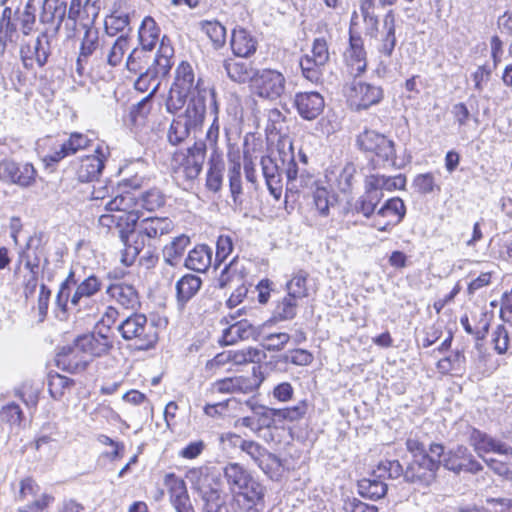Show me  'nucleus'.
Here are the masks:
<instances>
[{
	"mask_svg": "<svg viewBox=\"0 0 512 512\" xmlns=\"http://www.w3.org/2000/svg\"><path fill=\"white\" fill-rule=\"evenodd\" d=\"M211 250L206 245H200L192 249L185 260V266L197 272H205L211 265Z\"/></svg>",
	"mask_w": 512,
	"mask_h": 512,
	"instance_id": "a19ab883",
	"label": "nucleus"
},
{
	"mask_svg": "<svg viewBox=\"0 0 512 512\" xmlns=\"http://www.w3.org/2000/svg\"><path fill=\"white\" fill-rule=\"evenodd\" d=\"M66 12V5L60 0H45L43 3L44 21L58 19L59 23L63 22Z\"/></svg>",
	"mask_w": 512,
	"mask_h": 512,
	"instance_id": "680f3d73",
	"label": "nucleus"
},
{
	"mask_svg": "<svg viewBox=\"0 0 512 512\" xmlns=\"http://www.w3.org/2000/svg\"><path fill=\"white\" fill-rule=\"evenodd\" d=\"M313 202L319 214L326 217L329 215V208L335 205L336 197L325 187H317L313 192Z\"/></svg>",
	"mask_w": 512,
	"mask_h": 512,
	"instance_id": "6e6d98bb",
	"label": "nucleus"
},
{
	"mask_svg": "<svg viewBox=\"0 0 512 512\" xmlns=\"http://www.w3.org/2000/svg\"><path fill=\"white\" fill-rule=\"evenodd\" d=\"M499 458H486V464L498 475L512 479V447L497 453Z\"/></svg>",
	"mask_w": 512,
	"mask_h": 512,
	"instance_id": "de8ad7c7",
	"label": "nucleus"
},
{
	"mask_svg": "<svg viewBox=\"0 0 512 512\" xmlns=\"http://www.w3.org/2000/svg\"><path fill=\"white\" fill-rule=\"evenodd\" d=\"M230 47L235 56L249 58L255 54L258 41L248 30L238 26L232 30Z\"/></svg>",
	"mask_w": 512,
	"mask_h": 512,
	"instance_id": "bb28decb",
	"label": "nucleus"
},
{
	"mask_svg": "<svg viewBox=\"0 0 512 512\" xmlns=\"http://www.w3.org/2000/svg\"><path fill=\"white\" fill-rule=\"evenodd\" d=\"M135 206V198L131 194L126 193L117 195L114 199L110 200L105 207L107 211L120 214V220H125L127 229H134L140 218Z\"/></svg>",
	"mask_w": 512,
	"mask_h": 512,
	"instance_id": "393cba45",
	"label": "nucleus"
},
{
	"mask_svg": "<svg viewBox=\"0 0 512 512\" xmlns=\"http://www.w3.org/2000/svg\"><path fill=\"white\" fill-rule=\"evenodd\" d=\"M105 157L101 147L95 149V154L83 157L77 170L78 179L81 182L98 179L104 168Z\"/></svg>",
	"mask_w": 512,
	"mask_h": 512,
	"instance_id": "cd10ccee",
	"label": "nucleus"
},
{
	"mask_svg": "<svg viewBox=\"0 0 512 512\" xmlns=\"http://www.w3.org/2000/svg\"><path fill=\"white\" fill-rule=\"evenodd\" d=\"M202 281L199 276L186 274L176 283L177 301L182 309L192 297L196 295L201 287Z\"/></svg>",
	"mask_w": 512,
	"mask_h": 512,
	"instance_id": "e433bc0d",
	"label": "nucleus"
},
{
	"mask_svg": "<svg viewBox=\"0 0 512 512\" xmlns=\"http://www.w3.org/2000/svg\"><path fill=\"white\" fill-rule=\"evenodd\" d=\"M49 54V39L43 33L23 41L20 47L21 59L26 68H33L34 64L42 67L47 62Z\"/></svg>",
	"mask_w": 512,
	"mask_h": 512,
	"instance_id": "f3484780",
	"label": "nucleus"
},
{
	"mask_svg": "<svg viewBox=\"0 0 512 512\" xmlns=\"http://www.w3.org/2000/svg\"><path fill=\"white\" fill-rule=\"evenodd\" d=\"M255 93L265 99L276 100L286 90L284 75L274 69H262L255 73L253 78Z\"/></svg>",
	"mask_w": 512,
	"mask_h": 512,
	"instance_id": "2eb2a0df",
	"label": "nucleus"
},
{
	"mask_svg": "<svg viewBox=\"0 0 512 512\" xmlns=\"http://www.w3.org/2000/svg\"><path fill=\"white\" fill-rule=\"evenodd\" d=\"M139 202L142 208L152 212L164 205L165 197L160 190L151 189L141 195Z\"/></svg>",
	"mask_w": 512,
	"mask_h": 512,
	"instance_id": "e2e57ef3",
	"label": "nucleus"
},
{
	"mask_svg": "<svg viewBox=\"0 0 512 512\" xmlns=\"http://www.w3.org/2000/svg\"><path fill=\"white\" fill-rule=\"evenodd\" d=\"M107 293L123 308L135 309L140 304L138 292L133 285L126 283L111 284L107 288Z\"/></svg>",
	"mask_w": 512,
	"mask_h": 512,
	"instance_id": "72a5a7b5",
	"label": "nucleus"
},
{
	"mask_svg": "<svg viewBox=\"0 0 512 512\" xmlns=\"http://www.w3.org/2000/svg\"><path fill=\"white\" fill-rule=\"evenodd\" d=\"M108 337L98 334H86L78 337L73 346L64 347L57 355V362L68 365L72 369H84L89 362L88 357H99L111 348Z\"/></svg>",
	"mask_w": 512,
	"mask_h": 512,
	"instance_id": "f03ea898",
	"label": "nucleus"
},
{
	"mask_svg": "<svg viewBox=\"0 0 512 512\" xmlns=\"http://www.w3.org/2000/svg\"><path fill=\"white\" fill-rule=\"evenodd\" d=\"M382 477H377L374 472L371 478H364L359 481V493L366 498L378 500L385 496L387 492V485L381 480Z\"/></svg>",
	"mask_w": 512,
	"mask_h": 512,
	"instance_id": "a18cd8bd",
	"label": "nucleus"
},
{
	"mask_svg": "<svg viewBox=\"0 0 512 512\" xmlns=\"http://www.w3.org/2000/svg\"><path fill=\"white\" fill-rule=\"evenodd\" d=\"M198 490L204 502V512H238L236 502L234 500L228 502L227 495L217 487H213L208 477L203 479Z\"/></svg>",
	"mask_w": 512,
	"mask_h": 512,
	"instance_id": "6ab92c4d",
	"label": "nucleus"
},
{
	"mask_svg": "<svg viewBox=\"0 0 512 512\" xmlns=\"http://www.w3.org/2000/svg\"><path fill=\"white\" fill-rule=\"evenodd\" d=\"M260 164L270 194L275 200H280L282 195V177L277 163L271 157L263 156Z\"/></svg>",
	"mask_w": 512,
	"mask_h": 512,
	"instance_id": "473e14b6",
	"label": "nucleus"
},
{
	"mask_svg": "<svg viewBox=\"0 0 512 512\" xmlns=\"http://www.w3.org/2000/svg\"><path fill=\"white\" fill-rule=\"evenodd\" d=\"M129 15L124 12H115L106 21V29L112 36L129 29Z\"/></svg>",
	"mask_w": 512,
	"mask_h": 512,
	"instance_id": "69168bd1",
	"label": "nucleus"
},
{
	"mask_svg": "<svg viewBox=\"0 0 512 512\" xmlns=\"http://www.w3.org/2000/svg\"><path fill=\"white\" fill-rule=\"evenodd\" d=\"M264 375L259 365L253 366L249 375H239L217 380L213 389L219 393L248 394L256 391L264 381Z\"/></svg>",
	"mask_w": 512,
	"mask_h": 512,
	"instance_id": "4468645a",
	"label": "nucleus"
},
{
	"mask_svg": "<svg viewBox=\"0 0 512 512\" xmlns=\"http://www.w3.org/2000/svg\"><path fill=\"white\" fill-rule=\"evenodd\" d=\"M344 59L351 75L357 77L367 68L366 51L361 36L350 31L349 47L344 52Z\"/></svg>",
	"mask_w": 512,
	"mask_h": 512,
	"instance_id": "b1692460",
	"label": "nucleus"
},
{
	"mask_svg": "<svg viewBox=\"0 0 512 512\" xmlns=\"http://www.w3.org/2000/svg\"><path fill=\"white\" fill-rule=\"evenodd\" d=\"M223 68L227 76L237 83H246L249 80L253 81L255 75L250 65L237 61L234 58L225 59Z\"/></svg>",
	"mask_w": 512,
	"mask_h": 512,
	"instance_id": "ea45409f",
	"label": "nucleus"
},
{
	"mask_svg": "<svg viewBox=\"0 0 512 512\" xmlns=\"http://www.w3.org/2000/svg\"><path fill=\"white\" fill-rule=\"evenodd\" d=\"M383 197L381 192H377L371 187H366L365 193L359 197L356 201L355 209L358 213H361L364 217L371 219L376 213V207Z\"/></svg>",
	"mask_w": 512,
	"mask_h": 512,
	"instance_id": "c03bdc74",
	"label": "nucleus"
},
{
	"mask_svg": "<svg viewBox=\"0 0 512 512\" xmlns=\"http://www.w3.org/2000/svg\"><path fill=\"white\" fill-rule=\"evenodd\" d=\"M294 105L305 120L316 119L324 109V98L318 92H300L295 95Z\"/></svg>",
	"mask_w": 512,
	"mask_h": 512,
	"instance_id": "a878e982",
	"label": "nucleus"
},
{
	"mask_svg": "<svg viewBox=\"0 0 512 512\" xmlns=\"http://www.w3.org/2000/svg\"><path fill=\"white\" fill-rule=\"evenodd\" d=\"M165 486L169 493L171 505L176 512H194L186 484L183 479L170 473L165 476Z\"/></svg>",
	"mask_w": 512,
	"mask_h": 512,
	"instance_id": "4be33fe9",
	"label": "nucleus"
},
{
	"mask_svg": "<svg viewBox=\"0 0 512 512\" xmlns=\"http://www.w3.org/2000/svg\"><path fill=\"white\" fill-rule=\"evenodd\" d=\"M346 96L349 106L361 111L379 104L384 98V90L381 86L354 80L347 86Z\"/></svg>",
	"mask_w": 512,
	"mask_h": 512,
	"instance_id": "f8f14e48",
	"label": "nucleus"
},
{
	"mask_svg": "<svg viewBox=\"0 0 512 512\" xmlns=\"http://www.w3.org/2000/svg\"><path fill=\"white\" fill-rule=\"evenodd\" d=\"M149 51L150 50L144 49L143 47L133 49L126 61L128 71L137 74L145 72L147 68H151L148 66L150 61V55H148Z\"/></svg>",
	"mask_w": 512,
	"mask_h": 512,
	"instance_id": "8fccbe9b",
	"label": "nucleus"
},
{
	"mask_svg": "<svg viewBox=\"0 0 512 512\" xmlns=\"http://www.w3.org/2000/svg\"><path fill=\"white\" fill-rule=\"evenodd\" d=\"M223 442H230L234 446H239L240 449L251 457V459L258 464L261 458L266 454L267 450L259 443L251 440H243L239 435L234 433H226L221 436Z\"/></svg>",
	"mask_w": 512,
	"mask_h": 512,
	"instance_id": "58836bf2",
	"label": "nucleus"
},
{
	"mask_svg": "<svg viewBox=\"0 0 512 512\" xmlns=\"http://www.w3.org/2000/svg\"><path fill=\"white\" fill-rule=\"evenodd\" d=\"M265 488L255 479L234 493L233 500L244 512H260L264 507Z\"/></svg>",
	"mask_w": 512,
	"mask_h": 512,
	"instance_id": "aec40b11",
	"label": "nucleus"
},
{
	"mask_svg": "<svg viewBox=\"0 0 512 512\" xmlns=\"http://www.w3.org/2000/svg\"><path fill=\"white\" fill-rule=\"evenodd\" d=\"M443 446L431 444L430 454H421L414 459L404 471V478L407 482L429 485L435 478L436 472L441 464Z\"/></svg>",
	"mask_w": 512,
	"mask_h": 512,
	"instance_id": "0eeeda50",
	"label": "nucleus"
},
{
	"mask_svg": "<svg viewBox=\"0 0 512 512\" xmlns=\"http://www.w3.org/2000/svg\"><path fill=\"white\" fill-rule=\"evenodd\" d=\"M259 468L271 479L278 478L282 472L281 460L274 454L266 452L257 464Z\"/></svg>",
	"mask_w": 512,
	"mask_h": 512,
	"instance_id": "052dcab7",
	"label": "nucleus"
},
{
	"mask_svg": "<svg viewBox=\"0 0 512 512\" xmlns=\"http://www.w3.org/2000/svg\"><path fill=\"white\" fill-rule=\"evenodd\" d=\"M405 213L404 202L398 197L391 198L377 209L371 226L378 231L389 232L403 220Z\"/></svg>",
	"mask_w": 512,
	"mask_h": 512,
	"instance_id": "dca6fc26",
	"label": "nucleus"
},
{
	"mask_svg": "<svg viewBox=\"0 0 512 512\" xmlns=\"http://www.w3.org/2000/svg\"><path fill=\"white\" fill-rule=\"evenodd\" d=\"M129 49V39L126 35H120L108 49L106 53V62L112 67L120 65L124 55Z\"/></svg>",
	"mask_w": 512,
	"mask_h": 512,
	"instance_id": "864d4df0",
	"label": "nucleus"
},
{
	"mask_svg": "<svg viewBox=\"0 0 512 512\" xmlns=\"http://www.w3.org/2000/svg\"><path fill=\"white\" fill-rule=\"evenodd\" d=\"M206 108L199 101L188 103L183 113L171 123L167 138L172 145H178L186 140L192 131L201 127L205 118Z\"/></svg>",
	"mask_w": 512,
	"mask_h": 512,
	"instance_id": "6e6552de",
	"label": "nucleus"
},
{
	"mask_svg": "<svg viewBox=\"0 0 512 512\" xmlns=\"http://www.w3.org/2000/svg\"><path fill=\"white\" fill-rule=\"evenodd\" d=\"M285 174L287 178V186L284 207L288 213H291L293 206L289 205V198L298 193L299 188L308 186L312 178L310 176H305L303 173L298 175V167L293 156H291L288 161Z\"/></svg>",
	"mask_w": 512,
	"mask_h": 512,
	"instance_id": "c85d7f7f",
	"label": "nucleus"
},
{
	"mask_svg": "<svg viewBox=\"0 0 512 512\" xmlns=\"http://www.w3.org/2000/svg\"><path fill=\"white\" fill-rule=\"evenodd\" d=\"M356 143L360 150L373 153L384 166L396 165L395 143L384 134L366 128L357 136Z\"/></svg>",
	"mask_w": 512,
	"mask_h": 512,
	"instance_id": "1a4fd4ad",
	"label": "nucleus"
},
{
	"mask_svg": "<svg viewBox=\"0 0 512 512\" xmlns=\"http://www.w3.org/2000/svg\"><path fill=\"white\" fill-rule=\"evenodd\" d=\"M160 37V28L155 20L147 16L142 20L138 31V38L141 47L144 49L152 50Z\"/></svg>",
	"mask_w": 512,
	"mask_h": 512,
	"instance_id": "37998d69",
	"label": "nucleus"
},
{
	"mask_svg": "<svg viewBox=\"0 0 512 512\" xmlns=\"http://www.w3.org/2000/svg\"><path fill=\"white\" fill-rule=\"evenodd\" d=\"M118 331L121 336L132 341L135 348L147 350L157 342L158 334L153 322H149L144 314L135 313L123 320Z\"/></svg>",
	"mask_w": 512,
	"mask_h": 512,
	"instance_id": "39448f33",
	"label": "nucleus"
},
{
	"mask_svg": "<svg viewBox=\"0 0 512 512\" xmlns=\"http://www.w3.org/2000/svg\"><path fill=\"white\" fill-rule=\"evenodd\" d=\"M40 394V384L31 380L24 381L17 389V395L28 407H36Z\"/></svg>",
	"mask_w": 512,
	"mask_h": 512,
	"instance_id": "13d9d810",
	"label": "nucleus"
},
{
	"mask_svg": "<svg viewBox=\"0 0 512 512\" xmlns=\"http://www.w3.org/2000/svg\"><path fill=\"white\" fill-rule=\"evenodd\" d=\"M211 96L214 100V91L201 78L195 75L192 65L187 61H182L175 69L174 82L170 88L166 100V109L169 113H176L186 103L199 101L203 108H206L207 97Z\"/></svg>",
	"mask_w": 512,
	"mask_h": 512,
	"instance_id": "f257e3e1",
	"label": "nucleus"
},
{
	"mask_svg": "<svg viewBox=\"0 0 512 512\" xmlns=\"http://www.w3.org/2000/svg\"><path fill=\"white\" fill-rule=\"evenodd\" d=\"M259 336V327L252 325L248 320H240L224 330L223 341L227 345H232L240 340H257Z\"/></svg>",
	"mask_w": 512,
	"mask_h": 512,
	"instance_id": "2f4dec72",
	"label": "nucleus"
},
{
	"mask_svg": "<svg viewBox=\"0 0 512 512\" xmlns=\"http://www.w3.org/2000/svg\"><path fill=\"white\" fill-rule=\"evenodd\" d=\"M223 475L233 494L239 489L247 487L254 480L251 474L238 463H228L223 468Z\"/></svg>",
	"mask_w": 512,
	"mask_h": 512,
	"instance_id": "f704fd0d",
	"label": "nucleus"
},
{
	"mask_svg": "<svg viewBox=\"0 0 512 512\" xmlns=\"http://www.w3.org/2000/svg\"><path fill=\"white\" fill-rule=\"evenodd\" d=\"M265 356L266 355L263 351L257 348L248 347L242 350L219 353L213 359L207 362L206 367L213 369L228 362H232L235 365L256 363L260 362L263 358H265Z\"/></svg>",
	"mask_w": 512,
	"mask_h": 512,
	"instance_id": "412c9836",
	"label": "nucleus"
},
{
	"mask_svg": "<svg viewBox=\"0 0 512 512\" xmlns=\"http://www.w3.org/2000/svg\"><path fill=\"white\" fill-rule=\"evenodd\" d=\"M174 55V49L166 36H163L160 42L159 50L153 59V68H147L145 72L138 73L139 78L135 82V88L145 92L149 89V82L156 76H165L171 68V58Z\"/></svg>",
	"mask_w": 512,
	"mask_h": 512,
	"instance_id": "ddd939ff",
	"label": "nucleus"
},
{
	"mask_svg": "<svg viewBox=\"0 0 512 512\" xmlns=\"http://www.w3.org/2000/svg\"><path fill=\"white\" fill-rule=\"evenodd\" d=\"M205 155L206 146L204 143H195L186 152L174 153L171 160L174 178L183 183H190L195 180L202 170Z\"/></svg>",
	"mask_w": 512,
	"mask_h": 512,
	"instance_id": "423d86ee",
	"label": "nucleus"
},
{
	"mask_svg": "<svg viewBox=\"0 0 512 512\" xmlns=\"http://www.w3.org/2000/svg\"><path fill=\"white\" fill-rule=\"evenodd\" d=\"M85 30L81 47L80 54L77 59V70L81 72L83 69L82 63L91 56L99 47V32L94 26L83 28Z\"/></svg>",
	"mask_w": 512,
	"mask_h": 512,
	"instance_id": "79ce46f5",
	"label": "nucleus"
},
{
	"mask_svg": "<svg viewBox=\"0 0 512 512\" xmlns=\"http://www.w3.org/2000/svg\"><path fill=\"white\" fill-rule=\"evenodd\" d=\"M298 301V299L287 293V295L277 303L274 309V317L278 320L293 319L297 314Z\"/></svg>",
	"mask_w": 512,
	"mask_h": 512,
	"instance_id": "4d7b16f0",
	"label": "nucleus"
},
{
	"mask_svg": "<svg viewBox=\"0 0 512 512\" xmlns=\"http://www.w3.org/2000/svg\"><path fill=\"white\" fill-rule=\"evenodd\" d=\"M469 443L483 460L485 459V453L493 452L497 454L500 451H507L508 447L506 443L496 440L477 429L470 432Z\"/></svg>",
	"mask_w": 512,
	"mask_h": 512,
	"instance_id": "7c9ffc66",
	"label": "nucleus"
},
{
	"mask_svg": "<svg viewBox=\"0 0 512 512\" xmlns=\"http://www.w3.org/2000/svg\"><path fill=\"white\" fill-rule=\"evenodd\" d=\"M203 32L208 36L215 49L222 48L226 43V28L218 21H203Z\"/></svg>",
	"mask_w": 512,
	"mask_h": 512,
	"instance_id": "603ef678",
	"label": "nucleus"
},
{
	"mask_svg": "<svg viewBox=\"0 0 512 512\" xmlns=\"http://www.w3.org/2000/svg\"><path fill=\"white\" fill-rule=\"evenodd\" d=\"M356 143L360 150L373 153L384 166L396 165L395 143L384 134L366 128L357 136Z\"/></svg>",
	"mask_w": 512,
	"mask_h": 512,
	"instance_id": "9b49d317",
	"label": "nucleus"
},
{
	"mask_svg": "<svg viewBox=\"0 0 512 512\" xmlns=\"http://www.w3.org/2000/svg\"><path fill=\"white\" fill-rule=\"evenodd\" d=\"M136 225V239L133 243L128 242L121 258L122 263L127 266L133 264L146 244L150 245V241L169 234L174 228L172 220L168 217H148L141 220L138 224L136 223Z\"/></svg>",
	"mask_w": 512,
	"mask_h": 512,
	"instance_id": "7ed1b4c3",
	"label": "nucleus"
},
{
	"mask_svg": "<svg viewBox=\"0 0 512 512\" xmlns=\"http://www.w3.org/2000/svg\"><path fill=\"white\" fill-rule=\"evenodd\" d=\"M441 464L447 470L455 473L465 471L475 474L483 469L482 465L474 458L468 448L462 445L446 453L443 451Z\"/></svg>",
	"mask_w": 512,
	"mask_h": 512,
	"instance_id": "a211bd4d",
	"label": "nucleus"
},
{
	"mask_svg": "<svg viewBox=\"0 0 512 512\" xmlns=\"http://www.w3.org/2000/svg\"><path fill=\"white\" fill-rule=\"evenodd\" d=\"M356 143L360 150L373 153L384 166L396 165L395 143L384 134L366 128L357 136Z\"/></svg>",
	"mask_w": 512,
	"mask_h": 512,
	"instance_id": "9d476101",
	"label": "nucleus"
},
{
	"mask_svg": "<svg viewBox=\"0 0 512 512\" xmlns=\"http://www.w3.org/2000/svg\"><path fill=\"white\" fill-rule=\"evenodd\" d=\"M287 293L298 300L309 297L316 289L311 284L309 273L305 270H298L286 283Z\"/></svg>",
	"mask_w": 512,
	"mask_h": 512,
	"instance_id": "c9c22d12",
	"label": "nucleus"
},
{
	"mask_svg": "<svg viewBox=\"0 0 512 512\" xmlns=\"http://www.w3.org/2000/svg\"><path fill=\"white\" fill-rule=\"evenodd\" d=\"M303 58H310L314 65H325L329 60V50L325 39L317 38L313 42L311 54H306Z\"/></svg>",
	"mask_w": 512,
	"mask_h": 512,
	"instance_id": "0e129e2a",
	"label": "nucleus"
},
{
	"mask_svg": "<svg viewBox=\"0 0 512 512\" xmlns=\"http://www.w3.org/2000/svg\"><path fill=\"white\" fill-rule=\"evenodd\" d=\"M189 244L190 238L184 234L174 238L173 241L163 249L165 262L171 266L178 265Z\"/></svg>",
	"mask_w": 512,
	"mask_h": 512,
	"instance_id": "49530a36",
	"label": "nucleus"
},
{
	"mask_svg": "<svg viewBox=\"0 0 512 512\" xmlns=\"http://www.w3.org/2000/svg\"><path fill=\"white\" fill-rule=\"evenodd\" d=\"M54 497L42 493L27 501L23 507L19 508V512H44L46 508L53 502Z\"/></svg>",
	"mask_w": 512,
	"mask_h": 512,
	"instance_id": "774afa93",
	"label": "nucleus"
},
{
	"mask_svg": "<svg viewBox=\"0 0 512 512\" xmlns=\"http://www.w3.org/2000/svg\"><path fill=\"white\" fill-rule=\"evenodd\" d=\"M100 288L101 281L95 275H90L77 284L74 280V273L71 271L60 285L56 296V305L63 311L68 309L69 304L74 308H78L84 299L95 295Z\"/></svg>",
	"mask_w": 512,
	"mask_h": 512,
	"instance_id": "20e7f679",
	"label": "nucleus"
},
{
	"mask_svg": "<svg viewBox=\"0 0 512 512\" xmlns=\"http://www.w3.org/2000/svg\"><path fill=\"white\" fill-rule=\"evenodd\" d=\"M44 256V236L41 233H35L29 237L25 249L21 253V259L24 262V268H40V263Z\"/></svg>",
	"mask_w": 512,
	"mask_h": 512,
	"instance_id": "c756f323",
	"label": "nucleus"
},
{
	"mask_svg": "<svg viewBox=\"0 0 512 512\" xmlns=\"http://www.w3.org/2000/svg\"><path fill=\"white\" fill-rule=\"evenodd\" d=\"M406 185V178L404 175L399 174L396 176H385V175H370L366 178V187H371L377 192L383 190L395 191L401 190Z\"/></svg>",
	"mask_w": 512,
	"mask_h": 512,
	"instance_id": "4c0bfd02",
	"label": "nucleus"
},
{
	"mask_svg": "<svg viewBox=\"0 0 512 512\" xmlns=\"http://www.w3.org/2000/svg\"><path fill=\"white\" fill-rule=\"evenodd\" d=\"M465 362V356L463 353L457 351L454 354L442 358L437 363L439 372L447 374L453 370H461Z\"/></svg>",
	"mask_w": 512,
	"mask_h": 512,
	"instance_id": "338daca9",
	"label": "nucleus"
},
{
	"mask_svg": "<svg viewBox=\"0 0 512 512\" xmlns=\"http://www.w3.org/2000/svg\"><path fill=\"white\" fill-rule=\"evenodd\" d=\"M384 28L386 30L385 35L381 39L379 45V52L387 57H390L394 51L396 45L395 36V19L394 13L390 10L384 18Z\"/></svg>",
	"mask_w": 512,
	"mask_h": 512,
	"instance_id": "09e8293b",
	"label": "nucleus"
},
{
	"mask_svg": "<svg viewBox=\"0 0 512 512\" xmlns=\"http://www.w3.org/2000/svg\"><path fill=\"white\" fill-rule=\"evenodd\" d=\"M98 3L99 0H86L84 4L81 0H71L68 18L73 21V28L77 25L82 28L93 26L100 10Z\"/></svg>",
	"mask_w": 512,
	"mask_h": 512,
	"instance_id": "5701e85b",
	"label": "nucleus"
},
{
	"mask_svg": "<svg viewBox=\"0 0 512 512\" xmlns=\"http://www.w3.org/2000/svg\"><path fill=\"white\" fill-rule=\"evenodd\" d=\"M99 223L103 227L112 228L113 226L119 228V237L125 246L128 245L130 238L133 236L134 229H127L125 220H120V214H105L99 217Z\"/></svg>",
	"mask_w": 512,
	"mask_h": 512,
	"instance_id": "3c124183",
	"label": "nucleus"
},
{
	"mask_svg": "<svg viewBox=\"0 0 512 512\" xmlns=\"http://www.w3.org/2000/svg\"><path fill=\"white\" fill-rule=\"evenodd\" d=\"M308 410L306 401H300L295 406L286 407L283 409H276L273 412V416L278 420H287L290 422L298 421L302 419Z\"/></svg>",
	"mask_w": 512,
	"mask_h": 512,
	"instance_id": "bf43d9fd",
	"label": "nucleus"
},
{
	"mask_svg": "<svg viewBox=\"0 0 512 512\" xmlns=\"http://www.w3.org/2000/svg\"><path fill=\"white\" fill-rule=\"evenodd\" d=\"M74 382L70 378L60 374H50L48 378V390L51 397L60 400L71 389Z\"/></svg>",
	"mask_w": 512,
	"mask_h": 512,
	"instance_id": "5fc2aeb1",
	"label": "nucleus"
}]
</instances>
